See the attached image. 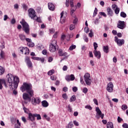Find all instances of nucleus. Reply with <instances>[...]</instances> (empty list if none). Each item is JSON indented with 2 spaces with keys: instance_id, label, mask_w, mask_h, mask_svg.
<instances>
[{
  "instance_id": "nucleus-1",
  "label": "nucleus",
  "mask_w": 128,
  "mask_h": 128,
  "mask_svg": "<svg viewBox=\"0 0 128 128\" xmlns=\"http://www.w3.org/2000/svg\"><path fill=\"white\" fill-rule=\"evenodd\" d=\"M6 84L8 88H12V90H16L18 88V84L20 83V78L16 76H14L12 74H8L6 76Z\"/></svg>"
},
{
  "instance_id": "nucleus-2",
  "label": "nucleus",
  "mask_w": 128,
  "mask_h": 128,
  "mask_svg": "<svg viewBox=\"0 0 128 128\" xmlns=\"http://www.w3.org/2000/svg\"><path fill=\"white\" fill-rule=\"evenodd\" d=\"M20 90L22 92H26L28 94H30L31 96H32V85L30 84L24 82L22 86L20 87Z\"/></svg>"
},
{
  "instance_id": "nucleus-3",
  "label": "nucleus",
  "mask_w": 128,
  "mask_h": 128,
  "mask_svg": "<svg viewBox=\"0 0 128 128\" xmlns=\"http://www.w3.org/2000/svg\"><path fill=\"white\" fill-rule=\"evenodd\" d=\"M20 24L22 26V30L26 34H30V25H28V24L26 22L24 19H22V21L20 22Z\"/></svg>"
},
{
  "instance_id": "nucleus-4",
  "label": "nucleus",
  "mask_w": 128,
  "mask_h": 128,
  "mask_svg": "<svg viewBox=\"0 0 128 128\" xmlns=\"http://www.w3.org/2000/svg\"><path fill=\"white\" fill-rule=\"evenodd\" d=\"M84 80L87 86H90V84H92V79L90 78V74L89 73L85 74L84 76Z\"/></svg>"
},
{
  "instance_id": "nucleus-5",
  "label": "nucleus",
  "mask_w": 128,
  "mask_h": 128,
  "mask_svg": "<svg viewBox=\"0 0 128 128\" xmlns=\"http://www.w3.org/2000/svg\"><path fill=\"white\" fill-rule=\"evenodd\" d=\"M96 118H101L102 120H104V114L102 112V111L100 110L98 106L96 107Z\"/></svg>"
},
{
  "instance_id": "nucleus-6",
  "label": "nucleus",
  "mask_w": 128,
  "mask_h": 128,
  "mask_svg": "<svg viewBox=\"0 0 128 128\" xmlns=\"http://www.w3.org/2000/svg\"><path fill=\"white\" fill-rule=\"evenodd\" d=\"M23 110L26 114H28V117L27 120H30V122H32V114L28 112V109L26 108L24 104H23Z\"/></svg>"
},
{
  "instance_id": "nucleus-7",
  "label": "nucleus",
  "mask_w": 128,
  "mask_h": 128,
  "mask_svg": "<svg viewBox=\"0 0 128 128\" xmlns=\"http://www.w3.org/2000/svg\"><path fill=\"white\" fill-rule=\"evenodd\" d=\"M114 40L119 46H122V44H124V39H121V40L118 39V38L116 36L114 37Z\"/></svg>"
},
{
  "instance_id": "nucleus-8",
  "label": "nucleus",
  "mask_w": 128,
  "mask_h": 128,
  "mask_svg": "<svg viewBox=\"0 0 128 128\" xmlns=\"http://www.w3.org/2000/svg\"><path fill=\"white\" fill-rule=\"evenodd\" d=\"M106 90L108 92H114V84L112 82H110L108 84Z\"/></svg>"
},
{
  "instance_id": "nucleus-9",
  "label": "nucleus",
  "mask_w": 128,
  "mask_h": 128,
  "mask_svg": "<svg viewBox=\"0 0 128 128\" xmlns=\"http://www.w3.org/2000/svg\"><path fill=\"white\" fill-rule=\"evenodd\" d=\"M40 97H33L32 104L33 106H38L40 104Z\"/></svg>"
},
{
  "instance_id": "nucleus-10",
  "label": "nucleus",
  "mask_w": 128,
  "mask_h": 128,
  "mask_svg": "<svg viewBox=\"0 0 128 128\" xmlns=\"http://www.w3.org/2000/svg\"><path fill=\"white\" fill-rule=\"evenodd\" d=\"M32 18L34 20H36V22H42V20L36 15V11L34 9H32Z\"/></svg>"
},
{
  "instance_id": "nucleus-11",
  "label": "nucleus",
  "mask_w": 128,
  "mask_h": 128,
  "mask_svg": "<svg viewBox=\"0 0 128 128\" xmlns=\"http://www.w3.org/2000/svg\"><path fill=\"white\" fill-rule=\"evenodd\" d=\"M125 24L124 21H118V28H120V30H124V28H126Z\"/></svg>"
},
{
  "instance_id": "nucleus-12",
  "label": "nucleus",
  "mask_w": 128,
  "mask_h": 128,
  "mask_svg": "<svg viewBox=\"0 0 128 128\" xmlns=\"http://www.w3.org/2000/svg\"><path fill=\"white\" fill-rule=\"evenodd\" d=\"M2 84H4L5 88H8L6 81L4 79H0V90H2Z\"/></svg>"
},
{
  "instance_id": "nucleus-13",
  "label": "nucleus",
  "mask_w": 128,
  "mask_h": 128,
  "mask_svg": "<svg viewBox=\"0 0 128 128\" xmlns=\"http://www.w3.org/2000/svg\"><path fill=\"white\" fill-rule=\"evenodd\" d=\"M25 62L26 64H27L28 68H32V61H30V57L26 56L25 58Z\"/></svg>"
},
{
  "instance_id": "nucleus-14",
  "label": "nucleus",
  "mask_w": 128,
  "mask_h": 128,
  "mask_svg": "<svg viewBox=\"0 0 128 128\" xmlns=\"http://www.w3.org/2000/svg\"><path fill=\"white\" fill-rule=\"evenodd\" d=\"M56 50H58V46H55L54 45H50V52H54Z\"/></svg>"
},
{
  "instance_id": "nucleus-15",
  "label": "nucleus",
  "mask_w": 128,
  "mask_h": 128,
  "mask_svg": "<svg viewBox=\"0 0 128 128\" xmlns=\"http://www.w3.org/2000/svg\"><path fill=\"white\" fill-rule=\"evenodd\" d=\"M93 53L94 54V56L96 58H97L98 60H100L102 56V54H100V52L97 51L96 50H94L93 52Z\"/></svg>"
},
{
  "instance_id": "nucleus-16",
  "label": "nucleus",
  "mask_w": 128,
  "mask_h": 128,
  "mask_svg": "<svg viewBox=\"0 0 128 128\" xmlns=\"http://www.w3.org/2000/svg\"><path fill=\"white\" fill-rule=\"evenodd\" d=\"M36 118L37 120H42V116H40V114H32V120H34L35 118Z\"/></svg>"
},
{
  "instance_id": "nucleus-17",
  "label": "nucleus",
  "mask_w": 128,
  "mask_h": 128,
  "mask_svg": "<svg viewBox=\"0 0 128 128\" xmlns=\"http://www.w3.org/2000/svg\"><path fill=\"white\" fill-rule=\"evenodd\" d=\"M22 98L25 100H28V102H30V98L28 96V94L24 93L22 95Z\"/></svg>"
},
{
  "instance_id": "nucleus-18",
  "label": "nucleus",
  "mask_w": 128,
  "mask_h": 128,
  "mask_svg": "<svg viewBox=\"0 0 128 128\" xmlns=\"http://www.w3.org/2000/svg\"><path fill=\"white\" fill-rule=\"evenodd\" d=\"M48 8L50 10H51L52 12H54V5L52 2L48 3Z\"/></svg>"
},
{
  "instance_id": "nucleus-19",
  "label": "nucleus",
  "mask_w": 128,
  "mask_h": 128,
  "mask_svg": "<svg viewBox=\"0 0 128 128\" xmlns=\"http://www.w3.org/2000/svg\"><path fill=\"white\" fill-rule=\"evenodd\" d=\"M106 10L107 14L109 16H114V12L110 8H108Z\"/></svg>"
},
{
  "instance_id": "nucleus-20",
  "label": "nucleus",
  "mask_w": 128,
  "mask_h": 128,
  "mask_svg": "<svg viewBox=\"0 0 128 128\" xmlns=\"http://www.w3.org/2000/svg\"><path fill=\"white\" fill-rule=\"evenodd\" d=\"M20 52L21 53H22V54H24V52L25 50H26L27 53L28 52V48L26 47V48H24V47H20L18 48Z\"/></svg>"
},
{
  "instance_id": "nucleus-21",
  "label": "nucleus",
  "mask_w": 128,
  "mask_h": 128,
  "mask_svg": "<svg viewBox=\"0 0 128 128\" xmlns=\"http://www.w3.org/2000/svg\"><path fill=\"white\" fill-rule=\"evenodd\" d=\"M42 106L44 108H48V101L44 100L42 102Z\"/></svg>"
},
{
  "instance_id": "nucleus-22",
  "label": "nucleus",
  "mask_w": 128,
  "mask_h": 128,
  "mask_svg": "<svg viewBox=\"0 0 128 128\" xmlns=\"http://www.w3.org/2000/svg\"><path fill=\"white\" fill-rule=\"evenodd\" d=\"M28 16L30 18L32 19V8H30L28 10Z\"/></svg>"
},
{
  "instance_id": "nucleus-23",
  "label": "nucleus",
  "mask_w": 128,
  "mask_h": 128,
  "mask_svg": "<svg viewBox=\"0 0 128 128\" xmlns=\"http://www.w3.org/2000/svg\"><path fill=\"white\" fill-rule=\"evenodd\" d=\"M107 128H114V124L112 122H108L106 125Z\"/></svg>"
},
{
  "instance_id": "nucleus-24",
  "label": "nucleus",
  "mask_w": 128,
  "mask_h": 128,
  "mask_svg": "<svg viewBox=\"0 0 128 128\" xmlns=\"http://www.w3.org/2000/svg\"><path fill=\"white\" fill-rule=\"evenodd\" d=\"M108 49H109L108 46H104L103 47V50L104 52H106V54H108V52H109Z\"/></svg>"
},
{
  "instance_id": "nucleus-25",
  "label": "nucleus",
  "mask_w": 128,
  "mask_h": 128,
  "mask_svg": "<svg viewBox=\"0 0 128 128\" xmlns=\"http://www.w3.org/2000/svg\"><path fill=\"white\" fill-rule=\"evenodd\" d=\"M5 69L2 66H0V76H2L4 74Z\"/></svg>"
},
{
  "instance_id": "nucleus-26",
  "label": "nucleus",
  "mask_w": 128,
  "mask_h": 128,
  "mask_svg": "<svg viewBox=\"0 0 128 128\" xmlns=\"http://www.w3.org/2000/svg\"><path fill=\"white\" fill-rule=\"evenodd\" d=\"M50 45L58 46V42H56V40H52L51 44H50Z\"/></svg>"
},
{
  "instance_id": "nucleus-27",
  "label": "nucleus",
  "mask_w": 128,
  "mask_h": 128,
  "mask_svg": "<svg viewBox=\"0 0 128 128\" xmlns=\"http://www.w3.org/2000/svg\"><path fill=\"white\" fill-rule=\"evenodd\" d=\"M21 40H26V36L22 34H20L18 36Z\"/></svg>"
},
{
  "instance_id": "nucleus-28",
  "label": "nucleus",
  "mask_w": 128,
  "mask_h": 128,
  "mask_svg": "<svg viewBox=\"0 0 128 128\" xmlns=\"http://www.w3.org/2000/svg\"><path fill=\"white\" fill-rule=\"evenodd\" d=\"M76 100V96L73 95L70 98V102H74Z\"/></svg>"
},
{
  "instance_id": "nucleus-29",
  "label": "nucleus",
  "mask_w": 128,
  "mask_h": 128,
  "mask_svg": "<svg viewBox=\"0 0 128 128\" xmlns=\"http://www.w3.org/2000/svg\"><path fill=\"white\" fill-rule=\"evenodd\" d=\"M12 124H16V118L14 117H11L10 118Z\"/></svg>"
},
{
  "instance_id": "nucleus-30",
  "label": "nucleus",
  "mask_w": 128,
  "mask_h": 128,
  "mask_svg": "<svg viewBox=\"0 0 128 128\" xmlns=\"http://www.w3.org/2000/svg\"><path fill=\"white\" fill-rule=\"evenodd\" d=\"M74 128V124H72V122H70L68 124V126H66V128Z\"/></svg>"
},
{
  "instance_id": "nucleus-31",
  "label": "nucleus",
  "mask_w": 128,
  "mask_h": 128,
  "mask_svg": "<svg viewBox=\"0 0 128 128\" xmlns=\"http://www.w3.org/2000/svg\"><path fill=\"white\" fill-rule=\"evenodd\" d=\"M83 39L86 42H88V38L86 34H85L83 36Z\"/></svg>"
},
{
  "instance_id": "nucleus-32",
  "label": "nucleus",
  "mask_w": 128,
  "mask_h": 128,
  "mask_svg": "<svg viewBox=\"0 0 128 128\" xmlns=\"http://www.w3.org/2000/svg\"><path fill=\"white\" fill-rule=\"evenodd\" d=\"M120 16L122 18H126V14L124 12H120Z\"/></svg>"
},
{
  "instance_id": "nucleus-33",
  "label": "nucleus",
  "mask_w": 128,
  "mask_h": 128,
  "mask_svg": "<svg viewBox=\"0 0 128 128\" xmlns=\"http://www.w3.org/2000/svg\"><path fill=\"white\" fill-rule=\"evenodd\" d=\"M54 74V69L50 70L48 72V76H52V74Z\"/></svg>"
},
{
  "instance_id": "nucleus-34",
  "label": "nucleus",
  "mask_w": 128,
  "mask_h": 128,
  "mask_svg": "<svg viewBox=\"0 0 128 128\" xmlns=\"http://www.w3.org/2000/svg\"><path fill=\"white\" fill-rule=\"evenodd\" d=\"M76 48V45H72L69 48V50H74Z\"/></svg>"
},
{
  "instance_id": "nucleus-35",
  "label": "nucleus",
  "mask_w": 128,
  "mask_h": 128,
  "mask_svg": "<svg viewBox=\"0 0 128 128\" xmlns=\"http://www.w3.org/2000/svg\"><path fill=\"white\" fill-rule=\"evenodd\" d=\"M22 6L24 10H25V12H26L28 10V6H26V4H22Z\"/></svg>"
},
{
  "instance_id": "nucleus-36",
  "label": "nucleus",
  "mask_w": 128,
  "mask_h": 128,
  "mask_svg": "<svg viewBox=\"0 0 128 128\" xmlns=\"http://www.w3.org/2000/svg\"><path fill=\"white\" fill-rule=\"evenodd\" d=\"M0 56L2 58H4V52L2 51V50L0 52Z\"/></svg>"
},
{
  "instance_id": "nucleus-37",
  "label": "nucleus",
  "mask_w": 128,
  "mask_h": 128,
  "mask_svg": "<svg viewBox=\"0 0 128 128\" xmlns=\"http://www.w3.org/2000/svg\"><path fill=\"white\" fill-rule=\"evenodd\" d=\"M122 110H128V106L126 104H123L122 106Z\"/></svg>"
},
{
  "instance_id": "nucleus-38",
  "label": "nucleus",
  "mask_w": 128,
  "mask_h": 128,
  "mask_svg": "<svg viewBox=\"0 0 128 128\" xmlns=\"http://www.w3.org/2000/svg\"><path fill=\"white\" fill-rule=\"evenodd\" d=\"M114 10L116 14H120V8H118V7L117 8L114 9Z\"/></svg>"
},
{
  "instance_id": "nucleus-39",
  "label": "nucleus",
  "mask_w": 128,
  "mask_h": 128,
  "mask_svg": "<svg viewBox=\"0 0 128 128\" xmlns=\"http://www.w3.org/2000/svg\"><path fill=\"white\" fill-rule=\"evenodd\" d=\"M76 28V26L74 24H70V30H72Z\"/></svg>"
},
{
  "instance_id": "nucleus-40",
  "label": "nucleus",
  "mask_w": 128,
  "mask_h": 128,
  "mask_svg": "<svg viewBox=\"0 0 128 128\" xmlns=\"http://www.w3.org/2000/svg\"><path fill=\"white\" fill-rule=\"evenodd\" d=\"M85 108H87V110H92V106L90 105H86L85 106Z\"/></svg>"
},
{
  "instance_id": "nucleus-41",
  "label": "nucleus",
  "mask_w": 128,
  "mask_h": 128,
  "mask_svg": "<svg viewBox=\"0 0 128 128\" xmlns=\"http://www.w3.org/2000/svg\"><path fill=\"white\" fill-rule=\"evenodd\" d=\"M65 79L66 80L67 82H70V80H71L70 77V75L66 76Z\"/></svg>"
},
{
  "instance_id": "nucleus-42",
  "label": "nucleus",
  "mask_w": 128,
  "mask_h": 128,
  "mask_svg": "<svg viewBox=\"0 0 128 128\" xmlns=\"http://www.w3.org/2000/svg\"><path fill=\"white\" fill-rule=\"evenodd\" d=\"M84 32H86V34L90 32V28H88V27H85L84 29Z\"/></svg>"
},
{
  "instance_id": "nucleus-43",
  "label": "nucleus",
  "mask_w": 128,
  "mask_h": 128,
  "mask_svg": "<svg viewBox=\"0 0 128 128\" xmlns=\"http://www.w3.org/2000/svg\"><path fill=\"white\" fill-rule=\"evenodd\" d=\"M58 55L60 56H62V49H59L58 52Z\"/></svg>"
},
{
  "instance_id": "nucleus-44",
  "label": "nucleus",
  "mask_w": 128,
  "mask_h": 128,
  "mask_svg": "<svg viewBox=\"0 0 128 128\" xmlns=\"http://www.w3.org/2000/svg\"><path fill=\"white\" fill-rule=\"evenodd\" d=\"M62 98H64V100H68V95H66V94H62Z\"/></svg>"
},
{
  "instance_id": "nucleus-45",
  "label": "nucleus",
  "mask_w": 128,
  "mask_h": 128,
  "mask_svg": "<svg viewBox=\"0 0 128 128\" xmlns=\"http://www.w3.org/2000/svg\"><path fill=\"white\" fill-rule=\"evenodd\" d=\"M98 14V8H95V10L94 12L93 16H96Z\"/></svg>"
},
{
  "instance_id": "nucleus-46",
  "label": "nucleus",
  "mask_w": 128,
  "mask_h": 128,
  "mask_svg": "<svg viewBox=\"0 0 128 128\" xmlns=\"http://www.w3.org/2000/svg\"><path fill=\"white\" fill-rule=\"evenodd\" d=\"M73 124L76 126H80L78 122L76 120L73 121Z\"/></svg>"
},
{
  "instance_id": "nucleus-47",
  "label": "nucleus",
  "mask_w": 128,
  "mask_h": 128,
  "mask_svg": "<svg viewBox=\"0 0 128 128\" xmlns=\"http://www.w3.org/2000/svg\"><path fill=\"white\" fill-rule=\"evenodd\" d=\"M90 38H92L94 36V33H92V30H90V32L89 33Z\"/></svg>"
},
{
  "instance_id": "nucleus-48",
  "label": "nucleus",
  "mask_w": 128,
  "mask_h": 128,
  "mask_svg": "<svg viewBox=\"0 0 128 128\" xmlns=\"http://www.w3.org/2000/svg\"><path fill=\"white\" fill-rule=\"evenodd\" d=\"M50 80H56V76H51Z\"/></svg>"
},
{
  "instance_id": "nucleus-49",
  "label": "nucleus",
  "mask_w": 128,
  "mask_h": 128,
  "mask_svg": "<svg viewBox=\"0 0 128 128\" xmlns=\"http://www.w3.org/2000/svg\"><path fill=\"white\" fill-rule=\"evenodd\" d=\"M70 76V80H74V78H74V75L72 74Z\"/></svg>"
},
{
  "instance_id": "nucleus-50",
  "label": "nucleus",
  "mask_w": 128,
  "mask_h": 128,
  "mask_svg": "<svg viewBox=\"0 0 128 128\" xmlns=\"http://www.w3.org/2000/svg\"><path fill=\"white\" fill-rule=\"evenodd\" d=\"M94 50H96V48H98V43L97 42H94Z\"/></svg>"
},
{
  "instance_id": "nucleus-51",
  "label": "nucleus",
  "mask_w": 128,
  "mask_h": 128,
  "mask_svg": "<svg viewBox=\"0 0 128 128\" xmlns=\"http://www.w3.org/2000/svg\"><path fill=\"white\" fill-rule=\"evenodd\" d=\"M68 110L70 112H72V106H70V104L68 105Z\"/></svg>"
},
{
  "instance_id": "nucleus-52",
  "label": "nucleus",
  "mask_w": 128,
  "mask_h": 128,
  "mask_svg": "<svg viewBox=\"0 0 128 128\" xmlns=\"http://www.w3.org/2000/svg\"><path fill=\"white\" fill-rule=\"evenodd\" d=\"M100 16H104V18H106V14L104 12H100Z\"/></svg>"
},
{
  "instance_id": "nucleus-53",
  "label": "nucleus",
  "mask_w": 128,
  "mask_h": 128,
  "mask_svg": "<svg viewBox=\"0 0 128 128\" xmlns=\"http://www.w3.org/2000/svg\"><path fill=\"white\" fill-rule=\"evenodd\" d=\"M118 8V5H116V4H114L112 5V8L114 10H116V8Z\"/></svg>"
},
{
  "instance_id": "nucleus-54",
  "label": "nucleus",
  "mask_w": 128,
  "mask_h": 128,
  "mask_svg": "<svg viewBox=\"0 0 128 128\" xmlns=\"http://www.w3.org/2000/svg\"><path fill=\"white\" fill-rule=\"evenodd\" d=\"M38 12H42V10L40 7H38L36 9Z\"/></svg>"
},
{
  "instance_id": "nucleus-55",
  "label": "nucleus",
  "mask_w": 128,
  "mask_h": 128,
  "mask_svg": "<svg viewBox=\"0 0 128 128\" xmlns=\"http://www.w3.org/2000/svg\"><path fill=\"white\" fill-rule=\"evenodd\" d=\"M0 48H2V50H4V48H6L4 42L2 43V44L0 46Z\"/></svg>"
},
{
  "instance_id": "nucleus-56",
  "label": "nucleus",
  "mask_w": 128,
  "mask_h": 128,
  "mask_svg": "<svg viewBox=\"0 0 128 128\" xmlns=\"http://www.w3.org/2000/svg\"><path fill=\"white\" fill-rule=\"evenodd\" d=\"M78 18H76L73 20L74 24H78Z\"/></svg>"
},
{
  "instance_id": "nucleus-57",
  "label": "nucleus",
  "mask_w": 128,
  "mask_h": 128,
  "mask_svg": "<svg viewBox=\"0 0 128 128\" xmlns=\"http://www.w3.org/2000/svg\"><path fill=\"white\" fill-rule=\"evenodd\" d=\"M70 10L75 12L76 10V7L74 6V7H71Z\"/></svg>"
},
{
  "instance_id": "nucleus-58",
  "label": "nucleus",
  "mask_w": 128,
  "mask_h": 128,
  "mask_svg": "<svg viewBox=\"0 0 128 128\" xmlns=\"http://www.w3.org/2000/svg\"><path fill=\"white\" fill-rule=\"evenodd\" d=\"M66 6H67V8L70 6V0H66Z\"/></svg>"
},
{
  "instance_id": "nucleus-59",
  "label": "nucleus",
  "mask_w": 128,
  "mask_h": 128,
  "mask_svg": "<svg viewBox=\"0 0 128 128\" xmlns=\"http://www.w3.org/2000/svg\"><path fill=\"white\" fill-rule=\"evenodd\" d=\"M122 127L123 128H128V124L126 123H124L122 125Z\"/></svg>"
},
{
  "instance_id": "nucleus-60",
  "label": "nucleus",
  "mask_w": 128,
  "mask_h": 128,
  "mask_svg": "<svg viewBox=\"0 0 128 128\" xmlns=\"http://www.w3.org/2000/svg\"><path fill=\"white\" fill-rule=\"evenodd\" d=\"M25 40L28 42V44L32 42V39L30 38H26Z\"/></svg>"
},
{
  "instance_id": "nucleus-61",
  "label": "nucleus",
  "mask_w": 128,
  "mask_h": 128,
  "mask_svg": "<svg viewBox=\"0 0 128 128\" xmlns=\"http://www.w3.org/2000/svg\"><path fill=\"white\" fill-rule=\"evenodd\" d=\"M88 88H84L82 90V92L84 93V94H86V92H88Z\"/></svg>"
},
{
  "instance_id": "nucleus-62",
  "label": "nucleus",
  "mask_w": 128,
  "mask_h": 128,
  "mask_svg": "<svg viewBox=\"0 0 128 128\" xmlns=\"http://www.w3.org/2000/svg\"><path fill=\"white\" fill-rule=\"evenodd\" d=\"M16 19H14V18H13L12 19L10 22L12 24H16Z\"/></svg>"
},
{
  "instance_id": "nucleus-63",
  "label": "nucleus",
  "mask_w": 128,
  "mask_h": 128,
  "mask_svg": "<svg viewBox=\"0 0 128 128\" xmlns=\"http://www.w3.org/2000/svg\"><path fill=\"white\" fill-rule=\"evenodd\" d=\"M122 120H123L121 118H120V116L118 117V122L120 123V122H122Z\"/></svg>"
},
{
  "instance_id": "nucleus-64",
  "label": "nucleus",
  "mask_w": 128,
  "mask_h": 128,
  "mask_svg": "<svg viewBox=\"0 0 128 128\" xmlns=\"http://www.w3.org/2000/svg\"><path fill=\"white\" fill-rule=\"evenodd\" d=\"M50 34H54L56 30L54 28H51L49 30Z\"/></svg>"
}]
</instances>
